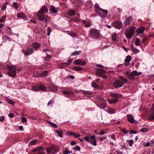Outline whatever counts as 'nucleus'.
Here are the masks:
<instances>
[{
	"instance_id": "37",
	"label": "nucleus",
	"mask_w": 154,
	"mask_h": 154,
	"mask_svg": "<svg viewBox=\"0 0 154 154\" xmlns=\"http://www.w3.org/2000/svg\"><path fill=\"white\" fill-rule=\"evenodd\" d=\"M46 54V56L45 57V60H46L47 61H49L51 58V56L47 53Z\"/></svg>"
},
{
	"instance_id": "29",
	"label": "nucleus",
	"mask_w": 154,
	"mask_h": 154,
	"mask_svg": "<svg viewBox=\"0 0 154 154\" xmlns=\"http://www.w3.org/2000/svg\"><path fill=\"white\" fill-rule=\"evenodd\" d=\"M67 61V62H66L62 63L63 65L65 67L70 65V63L72 62V60L71 59H69Z\"/></svg>"
},
{
	"instance_id": "31",
	"label": "nucleus",
	"mask_w": 154,
	"mask_h": 154,
	"mask_svg": "<svg viewBox=\"0 0 154 154\" xmlns=\"http://www.w3.org/2000/svg\"><path fill=\"white\" fill-rule=\"evenodd\" d=\"M63 93L68 97L73 94L72 92L67 91H63Z\"/></svg>"
},
{
	"instance_id": "45",
	"label": "nucleus",
	"mask_w": 154,
	"mask_h": 154,
	"mask_svg": "<svg viewBox=\"0 0 154 154\" xmlns=\"http://www.w3.org/2000/svg\"><path fill=\"white\" fill-rule=\"evenodd\" d=\"M114 154H125L123 153L122 151H120L119 150H117L115 151Z\"/></svg>"
},
{
	"instance_id": "2",
	"label": "nucleus",
	"mask_w": 154,
	"mask_h": 154,
	"mask_svg": "<svg viewBox=\"0 0 154 154\" xmlns=\"http://www.w3.org/2000/svg\"><path fill=\"white\" fill-rule=\"evenodd\" d=\"M7 68L9 70L8 72V75L11 77H14L16 75V70H18L14 65L7 66Z\"/></svg>"
},
{
	"instance_id": "14",
	"label": "nucleus",
	"mask_w": 154,
	"mask_h": 154,
	"mask_svg": "<svg viewBox=\"0 0 154 154\" xmlns=\"http://www.w3.org/2000/svg\"><path fill=\"white\" fill-rule=\"evenodd\" d=\"M127 120L128 121L131 123H133L134 122H137V121H135L134 119L133 116L130 114L127 115Z\"/></svg>"
},
{
	"instance_id": "28",
	"label": "nucleus",
	"mask_w": 154,
	"mask_h": 154,
	"mask_svg": "<svg viewBox=\"0 0 154 154\" xmlns=\"http://www.w3.org/2000/svg\"><path fill=\"white\" fill-rule=\"evenodd\" d=\"M67 14L70 16H72L75 14V12L73 10L71 9L68 11Z\"/></svg>"
},
{
	"instance_id": "30",
	"label": "nucleus",
	"mask_w": 154,
	"mask_h": 154,
	"mask_svg": "<svg viewBox=\"0 0 154 154\" xmlns=\"http://www.w3.org/2000/svg\"><path fill=\"white\" fill-rule=\"evenodd\" d=\"M17 17L20 19H25L26 18L25 15L23 13H18L17 14Z\"/></svg>"
},
{
	"instance_id": "60",
	"label": "nucleus",
	"mask_w": 154,
	"mask_h": 154,
	"mask_svg": "<svg viewBox=\"0 0 154 154\" xmlns=\"http://www.w3.org/2000/svg\"><path fill=\"white\" fill-rule=\"evenodd\" d=\"M147 38L146 37H145L141 40V42L143 43H144L147 41Z\"/></svg>"
},
{
	"instance_id": "56",
	"label": "nucleus",
	"mask_w": 154,
	"mask_h": 154,
	"mask_svg": "<svg viewBox=\"0 0 154 154\" xmlns=\"http://www.w3.org/2000/svg\"><path fill=\"white\" fill-rule=\"evenodd\" d=\"M6 7L7 6L6 5L4 4L1 8L2 10L3 11H4L6 9Z\"/></svg>"
},
{
	"instance_id": "17",
	"label": "nucleus",
	"mask_w": 154,
	"mask_h": 154,
	"mask_svg": "<svg viewBox=\"0 0 154 154\" xmlns=\"http://www.w3.org/2000/svg\"><path fill=\"white\" fill-rule=\"evenodd\" d=\"M131 59L132 57L130 55H128L126 57L125 60V66H127L128 65L129 62Z\"/></svg>"
},
{
	"instance_id": "9",
	"label": "nucleus",
	"mask_w": 154,
	"mask_h": 154,
	"mask_svg": "<svg viewBox=\"0 0 154 154\" xmlns=\"http://www.w3.org/2000/svg\"><path fill=\"white\" fill-rule=\"evenodd\" d=\"M22 51L25 55L28 56L32 54L33 52V49L32 48H27L26 49H23Z\"/></svg>"
},
{
	"instance_id": "5",
	"label": "nucleus",
	"mask_w": 154,
	"mask_h": 154,
	"mask_svg": "<svg viewBox=\"0 0 154 154\" xmlns=\"http://www.w3.org/2000/svg\"><path fill=\"white\" fill-rule=\"evenodd\" d=\"M126 74L128 76V78L130 80L132 81L135 79V76L140 75L142 74V73L140 72H137L136 70H134L130 74L128 73V72H127Z\"/></svg>"
},
{
	"instance_id": "38",
	"label": "nucleus",
	"mask_w": 154,
	"mask_h": 154,
	"mask_svg": "<svg viewBox=\"0 0 154 154\" xmlns=\"http://www.w3.org/2000/svg\"><path fill=\"white\" fill-rule=\"evenodd\" d=\"M81 52V51H74L71 54L72 55L76 56L79 55Z\"/></svg>"
},
{
	"instance_id": "19",
	"label": "nucleus",
	"mask_w": 154,
	"mask_h": 154,
	"mask_svg": "<svg viewBox=\"0 0 154 154\" xmlns=\"http://www.w3.org/2000/svg\"><path fill=\"white\" fill-rule=\"evenodd\" d=\"M58 8L52 5L51 6L49 11L52 13H57L58 12Z\"/></svg>"
},
{
	"instance_id": "8",
	"label": "nucleus",
	"mask_w": 154,
	"mask_h": 154,
	"mask_svg": "<svg viewBox=\"0 0 154 154\" xmlns=\"http://www.w3.org/2000/svg\"><path fill=\"white\" fill-rule=\"evenodd\" d=\"M98 99L100 101V103L102 107H100V108L103 109L106 106V100L101 97H98Z\"/></svg>"
},
{
	"instance_id": "52",
	"label": "nucleus",
	"mask_w": 154,
	"mask_h": 154,
	"mask_svg": "<svg viewBox=\"0 0 154 154\" xmlns=\"http://www.w3.org/2000/svg\"><path fill=\"white\" fill-rule=\"evenodd\" d=\"M6 17V16H4L2 17L0 19V22H4L5 20Z\"/></svg>"
},
{
	"instance_id": "16",
	"label": "nucleus",
	"mask_w": 154,
	"mask_h": 154,
	"mask_svg": "<svg viewBox=\"0 0 154 154\" xmlns=\"http://www.w3.org/2000/svg\"><path fill=\"white\" fill-rule=\"evenodd\" d=\"M109 95L110 96L115 98L117 99L122 97V95L121 94L114 93H110Z\"/></svg>"
},
{
	"instance_id": "58",
	"label": "nucleus",
	"mask_w": 154,
	"mask_h": 154,
	"mask_svg": "<svg viewBox=\"0 0 154 154\" xmlns=\"http://www.w3.org/2000/svg\"><path fill=\"white\" fill-rule=\"evenodd\" d=\"M69 34L70 36L72 37L75 36L76 35L75 33L72 32H70Z\"/></svg>"
},
{
	"instance_id": "54",
	"label": "nucleus",
	"mask_w": 154,
	"mask_h": 154,
	"mask_svg": "<svg viewBox=\"0 0 154 154\" xmlns=\"http://www.w3.org/2000/svg\"><path fill=\"white\" fill-rule=\"evenodd\" d=\"M73 136L75 138H77L80 137L81 136V135L79 134L74 133V134H73Z\"/></svg>"
},
{
	"instance_id": "3",
	"label": "nucleus",
	"mask_w": 154,
	"mask_h": 154,
	"mask_svg": "<svg viewBox=\"0 0 154 154\" xmlns=\"http://www.w3.org/2000/svg\"><path fill=\"white\" fill-rule=\"evenodd\" d=\"M84 139L86 141L90 143L94 146H96L97 145L96 138L94 135H89L88 136L85 137Z\"/></svg>"
},
{
	"instance_id": "23",
	"label": "nucleus",
	"mask_w": 154,
	"mask_h": 154,
	"mask_svg": "<svg viewBox=\"0 0 154 154\" xmlns=\"http://www.w3.org/2000/svg\"><path fill=\"white\" fill-rule=\"evenodd\" d=\"M119 79L120 80V81L121 82L122 84H123V85L124 84L128 82L127 80L126 79L121 76L119 77Z\"/></svg>"
},
{
	"instance_id": "7",
	"label": "nucleus",
	"mask_w": 154,
	"mask_h": 154,
	"mask_svg": "<svg viewBox=\"0 0 154 154\" xmlns=\"http://www.w3.org/2000/svg\"><path fill=\"white\" fill-rule=\"evenodd\" d=\"M47 150L48 154H53L54 153L58 152V149L56 146H54L48 148Z\"/></svg>"
},
{
	"instance_id": "26",
	"label": "nucleus",
	"mask_w": 154,
	"mask_h": 154,
	"mask_svg": "<svg viewBox=\"0 0 154 154\" xmlns=\"http://www.w3.org/2000/svg\"><path fill=\"white\" fill-rule=\"evenodd\" d=\"M39 11L41 12V13L44 14L45 12L47 13L48 12V9L47 7L44 6L42 7Z\"/></svg>"
},
{
	"instance_id": "59",
	"label": "nucleus",
	"mask_w": 154,
	"mask_h": 154,
	"mask_svg": "<svg viewBox=\"0 0 154 154\" xmlns=\"http://www.w3.org/2000/svg\"><path fill=\"white\" fill-rule=\"evenodd\" d=\"M75 150L79 151L80 150V148L78 146H76L75 148Z\"/></svg>"
},
{
	"instance_id": "41",
	"label": "nucleus",
	"mask_w": 154,
	"mask_h": 154,
	"mask_svg": "<svg viewBox=\"0 0 154 154\" xmlns=\"http://www.w3.org/2000/svg\"><path fill=\"white\" fill-rule=\"evenodd\" d=\"M32 90L35 91H39L38 85L33 86L32 88Z\"/></svg>"
},
{
	"instance_id": "49",
	"label": "nucleus",
	"mask_w": 154,
	"mask_h": 154,
	"mask_svg": "<svg viewBox=\"0 0 154 154\" xmlns=\"http://www.w3.org/2000/svg\"><path fill=\"white\" fill-rule=\"evenodd\" d=\"M37 141H38L37 140H32L30 142V144L32 145H34L35 144V143H37Z\"/></svg>"
},
{
	"instance_id": "57",
	"label": "nucleus",
	"mask_w": 154,
	"mask_h": 154,
	"mask_svg": "<svg viewBox=\"0 0 154 154\" xmlns=\"http://www.w3.org/2000/svg\"><path fill=\"white\" fill-rule=\"evenodd\" d=\"M137 131H134V130L131 131L129 132V134H137Z\"/></svg>"
},
{
	"instance_id": "46",
	"label": "nucleus",
	"mask_w": 154,
	"mask_h": 154,
	"mask_svg": "<svg viewBox=\"0 0 154 154\" xmlns=\"http://www.w3.org/2000/svg\"><path fill=\"white\" fill-rule=\"evenodd\" d=\"M127 142H128L129 145L130 146H132L134 143V141L133 140H127Z\"/></svg>"
},
{
	"instance_id": "21",
	"label": "nucleus",
	"mask_w": 154,
	"mask_h": 154,
	"mask_svg": "<svg viewBox=\"0 0 154 154\" xmlns=\"http://www.w3.org/2000/svg\"><path fill=\"white\" fill-rule=\"evenodd\" d=\"M145 30V28L143 27H139L137 29V32L138 34H143Z\"/></svg>"
},
{
	"instance_id": "25",
	"label": "nucleus",
	"mask_w": 154,
	"mask_h": 154,
	"mask_svg": "<svg viewBox=\"0 0 154 154\" xmlns=\"http://www.w3.org/2000/svg\"><path fill=\"white\" fill-rule=\"evenodd\" d=\"M5 100L7 103L11 104L14 105L15 104V102L14 101L10 99L7 97H5Z\"/></svg>"
},
{
	"instance_id": "55",
	"label": "nucleus",
	"mask_w": 154,
	"mask_h": 154,
	"mask_svg": "<svg viewBox=\"0 0 154 154\" xmlns=\"http://www.w3.org/2000/svg\"><path fill=\"white\" fill-rule=\"evenodd\" d=\"M121 131L123 132L125 134H127L128 133V131L127 130H126V129H122V130H121Z\"/></svg>"
},
{
	"instance_id": "62",
	"label": "nucleus",
	"mask_w": 154,
	"mask_h": 154,
	"mask_svg": "<svg viewBox=\"0 0 154 154\" xmlns=\"http://www.w3.org/2000/svg\"><path fill=\"white\" fill-rule=\"evenodd\" d=\"M71 152H70V151L68 150H66V151L64 152V154H68L69 153H71Z\"/></svg>"
},
{
	"instance_id": "44",
	"label": "nucleus",
	"mask_w": 154,
	"mask_h": 154,
	"mask_svg": "<svg viewBox=\"0 0 154 154\" xmlns=\"http://www.w3.org/2000/svg\"><path fill=\"white\" fill-rule=\"evenodd\" d=\"M56 133L58 134L59 136L60 137H63L62 136V134H63V131H56Z\"/></svg>"
},
{
	"instance_id": "20",
	"label": "nucleus",
	"mask_w": 154,
	"mask_h": 154,
	"mask_svg": "<svg viewBox=\"0 0 154 154\" xmlns=\"http://www.w3.org/2000/svg\"><path fill=\"white\" fill-rule=\"evenodd\" d=\"M133 19L131 17H129L127 18L124 22V23L125 25H128L130 24L132 21Z\"/></svg>"
},
{
	"instance_id": "22",
	"label": "nucleus",
	"mask_w": 154,
	"mask_h": 154,
	"mask_svg": "<svg viewBox=\"0 0 154 154\" xmlns=\"http://www.w3.org/2000/svg\"><path fill=\"white\" fill-rule=\"evenodd\" d=\"M39 91H45L47 90L46 88L42 85H38Z\"/></svg>"
},
{
	"instance_id": "4",
	"label": "nucleus",
	"mask_w": 154,
	"mask_h": 154,
	"mask_svg": "<svg viewBox=\"0 0 154 154\" xmlns=\"http://www.w3.org/2000/svg\"><path fill=\"white\" fill-rule=\"evenodd\" d=\"M100 35L99 31L96 29H91L90 31L89 36L93 39H96L98 38Z\"/></svg>"
},
{
	"instance_id": "63",
	"label": "nucleus",
	"mask_w": 154,
	"mask_h": 154,
	"mask_svg": "<svg viewBox=\"0 0 154 154\" xmlns=\"http://www.w3.org/2000/svg\"><path fill=\"white\" fill-rule=\"evenodd\" d=\"M111 138L112 139L114 140H116V139L115 137V135L114 134H112L111 136Z\"/></svg>"
},
{
	"instance_id": "10",
	"label": "nucleus",
	"mask_w": 154,
	"mask_h": 154,
	"mask_svg": "<svg viewBox=\"0 0 154 154\" xmlns=\"http://www.w3.org/2000/svg\"><path fill=\"white\" fill-rule=\"evenodd\" d=\"M86 63L85 61L79 59L76 60L73 62L74 65H80L83 66H85Z\"/></svg>"
},
{
	"instance_id": "27",
	"label": "nucleus",
	"mask_w": 154,
	"mask_h": 154,
	"mask_svg": "<svg viewBox=\"0 0 154 154\" xmlns=\"http://www.w3.org/2000/svg\"><path fill=\"white\" fill-rule=\"evenodd\" d=\"M83 94H84L86 97H91V96L92 94V93L91 92L87 91H83Z\"/></svg>"
},
{
	"instance_id": "64",
	"label": "nucleus",
	"mask_w": 154,
	"mask_h": 154,
	"mask_svg": "<svg viewBox=\"0 0 154 154\" xmlns=\"http://www.w3.org/2000/svg\"><path fill=\"white\" fill-rule=\"evenodd\" d=\"M58 67L59 68H63L65 67V66L63 65L62 63L60 65H58Z\"/></svg>"
},
{
	"instance_id": "34",
	"label": "nucleus",
	"mask_w": 154,
	"mask_h": 154,
	"mask_svg": "<svg viewBox=\"0 0 154 154\" xmlns=\"http://www.w3.org/2000/svg\"><path fill=\"white\" fill-rule=\"evenodd\" d=\"M108 112L110 114H113L116 112V110L114 109L110 108L108 109Z\"/></svg>"
},
{
	"instance_id": "13",
	"label": "nucleus",
	"mask_w": 154,
	"mask_h": 154,
	"mask_svg": "<svg viewBox=\"0 0 154 154\" xmlns=\"http://www.w3.org/2000/svg\"><path fill=\"white\" fill-rule=\"evenodd\" d=\"M113 85L116 88L122 87L123 86V84L119 81L116 80L113 82Z\"/></svg>"
},
{
	"instance_id": "1",
	"label": "nucleus",
	"mask_w": 154,
	"mask_h": 154,
	"mask_svg": "<svg viewBox=\"0 0 154 154\" xmlns=\"http://www.w3.org/2000/svg\"><path fill=\"white\" fill-rule=\"evenodd\" d=\"M135 29V27L132 26L126 29L125 34L127 38L130 39L132 38L134 33Z\"/></svg>"
},
{
	"instance_id": "36",
	"label": "nucleus",
	"mask_w": 154,
	"mask_h": 154,
	"mask_svg": "<svg viewBox=\"0 0 154 154\" xmlns=\"http://www.w3.org/2000/svg\"><path fill=\"white\" fill-rule=\"evenodd\" d=\"M96 75L99 77H102L104 79H106L107 78V76L105 75H103V74H100L99 73H96Z\"/></svg>"
},
{
	"instance_id": "18",
	"label": "nucleus",
	"mask_w": 154,
	"mask_h": 154,
	"mask_svg": "<svg viewBox=\"0 0 154 154\" xmlns=\"http://www.w3.org/2000/svg\"><path fill=\"white\" fill-rule=\"evenodd\" d=\"M100 11H101L102 13L103 14V15H102L99 13V15L101 17L103 18V17H106L107 16L108 11L107 10H104L101 8Z\"/></svg>"
},
{
	"instance_id": "39",
	"label": "nucleus",
	"mask_w": 154,
	"mask_h": 154,
	"mask_svg": "<svg viewBox=\"0 0 154 154\" xmlns=\"http://www.w3.org/2000/svg\"><path fill=\"white\" fill-rule=\"evenodd\" d=\"M73 69L77 71H81L83 70V68L80 66H75L73 67Z\"/></svg>"
},
{
	"instance_id": "42",
	"label": "nucleus",
	"mask_w": 154,
	"mask_h": 154,
	"mask_svg": "<svg viewBox=\"0 0 154 154\" xmlns=\"http://www.w3.org/2000/svg\"><path fill=\"white\" fill-rule=\"evenodd\" d=\"M33 76L35 78H38L41 76V74L40 73H35L33 75Z\"/></svg>"
},
{
	"instance_id": "35",
	"label": "nucleus",
	"mask_w": 154,
	"mask_h": 154,
	"mask_svg": "<svg viewBox=\"0 0 154 154\" xmlns=\"http://www.w3.org/2000/svg\"><path fill=\"white\" fill-rule=\"evenodd\" d=\"M108 100L109 102L111 104L115 103L118 101V100L117 99H109Z\"/></svg>"
},
{
	"instance_id": "12",
	"label": "nucleus",
	"mask_w": 154,
	"mask_h": 154,
	"mask_svg": "<svg viewBox=\"0 0 154 154\" xmlns=\"http://www.w3.org/2000/svg\"><path fill=\"white\" fill-rule=\"evenodd\" d=\"M151 109L152 110L151 112L148 117V119L150 121H152L154 119V104L152 105Z\"/></svg>"
},
{
	"instance_id": "61",
	"label": "nucleus",
	"mask_w": 154,
	"mask_h": 154,
	"mask_svg": "<svg viewBox=\"0 0 154 154\" xmlns=\"http://www.w3.org/2000/svg\"><path fill=\"white\" fill-rule=\"evenodd\" d=\"M22 120L23 122H26L27 121V119L25 117H22Z\"/></svg>"
},
{
	"instance_id": "40",
	"label": "nucleus",
	"mask_w": 154,
	"mask_h": 154,
	"mask_svg": "<svg viewBox=\"0 0 154 154\" xmlns=\"http://www.w3.org/2000/svg\"><path fill=\"white\" fill-rule=\"evenodd\" d=\"M98 72H97L96 73H99L100 74H102L103 73H106V71L105 70H103L100 69H98Z\"/></svg>"
},
{
	"instance_id": "51",
	"label": "nucleus",
	"mask_w": 154,
	"mask_h": 154,
	"mask_svg": "<svg viewBox=\"0 0 154 154\" xmlns=\"http://www.w3.org/2000/svg\"><path fill=\"white\" fill-rule=\"evenodd\" d=\"M48 73V71H44L41 74V76H45L47 75Z\"/></svg>"
},
{
	"instance_id": "15",
	"label": "nucleus",
	"mask_w": 154,
	"mask_h": 154,
	"mask_svg": "<svg viewBox=\"0 0 154 154\" xmlns=\"http://www.w3.org/2000/svg\"><path fill=\"white\" fill-rule=\"evenodd\" d=\"M47 87L50 91H56L57 90L58 87L57 86L52 84H50L47 85Z\"/></svg>"
},
{
	"instance_id": "43",
	"label": "nucleus",
	"mask_w": 154,
	"mask_h": 154,
	"mask_svg": "<svg viewBox=\"0 0 154 154\" xmlns=\"http://www.w3.org/2000/svg\"><path fill=\"white\" fill-rule=\"evenodd\" d=\"M141 132L143 133H146L148 131V129L146 128H144L140 129Z\"/></svg>"
},
{
	"instance_id": "32",
	"label": "nucleus",
	"mask_w": 154,
	"mask_h": 154,
	"mask_svg": "<svg viewBox=\"0 0 154 154\" xmlns=\"http://www.w3.org/2000/svg\"><path fill=\"white\" fill-rule=\"evenodd\" d=\"M40 46V45L37 42H35L32 44V46L35 49L38 48Z\"/></svg>"
},
{
	"instance_id": "24",
	"label": "nucleus",
	"mask_w": 154,
	"mask_h": 154,
	"mask_svg": "<svg viewBox=\"0 0 154 154\" xmlns=\"http://www.w3.org/2000/svg\"><path fill=\"white\" fill-rule=\"evenodd\" d=\"M100 9H101V8H100L99 5L97 3L96 4L94 8V11L97 14H99V11L100 10Z\"/></svg>"
},
{
	"instance_id": "48",
	"label": "nucleus",
	"mask_w": 154,
	"mask_h": 154,
	"mask_svg": "<svg viewBox=\"0 0 154 154\" xmlns=\"http://www.w3.org/2000/svg\"><path fill=\"white\" fill-rule=\"evenodd\" d=\"M116 34L115 33L113 34L112 36V40L115 41L116 40Z\"/></svg>"
},
{
	"instance_id": "47",
	"label": "nucleus",
	"mask_w": 154,
	"mask_h": 154,
	"mask_svg": "<svg viewBox=\"0 0 154 154\" xmlns=\"http://www.w3.org/2000/svg\"><path fill=\"white\" fill-rule=\"evenodd\" d=\"M18 5L17 3L14 2L13 3V7L16 10L18 9Z\"/></svg>"
},
{
	"instance_id": "6",
	"label": "nucleus",
	"mask_w": 154,
	"mask_h": 154,
	"mask_svg": "<svg viewBox=\"0 0 154 154\" xmlns=\"http://www.w3.org/2000/svg\"><path fill=\"white\" fill-rule=\"evenodd\" d=\"M37 16L39 20L40 21L44 20L46 22L48 21V16L45 15L44 13H41V12L38 11Z\"/></svg>"
},
{
	"instance_id": "53",
	"label": "nucleus",
	"mask_w": 154,
	"mask_h": 154,
	"mask_svg": "<svg viewBox=\"0 0 154 154\" xmlns=\"http://www.w3.org/2000/svg\"><path fill=\"white\" fill-rule=\"evenodd\" d=\"M47 29V35L48 36H49L50 35V34L51 32V29L49 28L48 27Z\"/></svg>"
},
{
	"instance_id": "50",
	"label": "nucleus",
	"mask_w": 154,
	"mask_h": 154,
	"mask_svg": "<svg viewBox=\"0 0 154 154\" xmlns=\"http://www.w3.org/2000/svg\"><path fill=\"white\" fill-rule=\"evenodd\" d=\"M92 87L94 88H98V85L94 83L93 82H92Z\"/></svg>"
},
{
	"instance_id": "33",
	"label": "nucleus",
	"mask_w": 154,
	"mask_h": 154,
	"mask_svg": "<svg viewBox=\"0 0 154 154\" xmlns=\"http://www.w3.org/2000/svg\"><path fill=\"white\" fill-rule=\"evenodd\" d=\"M135 44L136 46H140L141 45L140 39L139 38H136L135 39Z\"/></svg>"
},
{
	"instance_id": "11",
	"label": "nucleus",
	"mask_w": 154,
	"mask_h": 154,
	"mask_svg": "<svg viewBox=\"0 0 154 154\" xmlns=\"http://www.w3.org/2000/svg\"><path fill=\"white\" fill-rule=\"evenodd\" d=\"M113 27L116 28L120 29L122 27V24L121 21H116L111 24Z\"/></svg>"
}]
</instances>
